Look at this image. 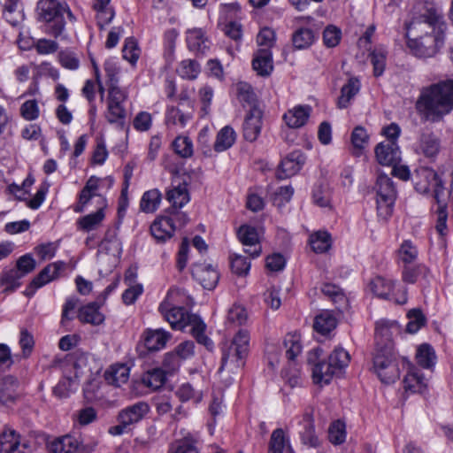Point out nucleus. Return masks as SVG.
<instances>
[{"instance_id":"obj_55","label":"nucleus","mask_w":453,"mask_h":453,"mask_svg":"<svg viewBox=\"0 0 453 453\" xmlns=\"http://www.w3.org/2000/svg\"><path fill=\"white\" fill-rule=\"evenodd\" d=\"M173 147L176 154L181 157H189L193 155V143L188 137H177L173 142Z\"/></svg>"},{"instance_id":"obj_17","label":"nucleus","mask_w":453,"mask_h":453,"mask_svg":"<svg viewBox=\"0 0 453 453\" xmlns=\"http://www.w3.org/2000/svg\"><path fill=\"white\" fill-rule=\"evenodd\" d=\"M441 150V141L433 132H422L416 148V152L427 158H434Z\"/></svg>"},{"instance_id":"obj_37","label":"nucleus","mask_w":453,"mask_h":453,"mask_svg":"<svg viewBox=\"0 0 453 453\" xmlns=\"http://www.w3.org/2000/svg\"><path fill=\"white\" fill-rule=\"evenodd\" d=\"M166 380V373L162 368H153L147 371L142 378V383L152 390L161 388Z\"/></svg>"},{"instance_id":"obj_34","label":"nucleus","mask_w":453,"mask_h":453,"mask_svg":"<svg viewBox=\"0 0 453 453\" xmlns=\"http://www.w3.org/2000/svg\"><path fill=\"white\" fill-rule=\"evenodd\" d=\"M192 118V111H186L179 107H168L165 113V123L167 126L180 125L184 127L188 119Z\"/></svg>"},{"instance_id":"obj_18","label":"nucleus","mask_w":453,"mask_h":453,"mask_svg":"<svg viewBox=\"0 0 453 453\" xmlns=\"http://www.w3.org/2000/svg\"><path fill=\"white\" fill-rule=\"evenodd\" d=\"M81 444L80 437L65 434L48 443L50 453H75Z\"/></svg>"},{"instance_id":"obj_49","label":"nucleus","mask_w":453,"mask_h":453,"mask_svg":"<svg viewBox=\"0 0 453 453\" xmlns=\"http://www.w3.org/2000/svg\"><path fill=\"white\" fill-rule=\"evenodd\" d=\"M311 247L316 253H323L331 246L330 234L326 232H318L311 236Z\"/></svg>"},{"instance_id":"obj_43","label":"nucleus","mask_w":453,"mask_h":453,"mask_svg":"<svg viewBox=\"0 0 453 453\" xmlns=\"http://www.w3.org/2000/svg\"><path fill=\"white\" fill-rule=\"evenodd\" d=\"M162 195L157 188L146 191L141 199L140 208L144 212H153L158 207Z\"/></svg>"},{"instance_id":"obj_21","label":"nucleus","mask_w":453,"mask_h":453,"mask_svg":"<svg viewBox=\"0 0 453 453\" xmlns=\"http://www.w3.org/2000/svg\"><path fill=\"white\" fill-rule=\"evenodd\" d=\"M303 429L300 432L301 440L303 444L309 445L311 448L318 449L320 446V441L315 434L314 421L311 411H306L301 421Z\"/></svg>"},{"instance_id":"obj_47","label":"nucleus","mask_w":453,"mask_h":453,"mask_svg":"<svg viewBox=\"0 0 453 453\" xmlns=\"http://www.w3.org/2000/svg\"><path fill=\"white\" fill-rule=\"evenodd\" d=\"M237 96L243 106H250V109L256 105L257 96L252 87L246 82L237 84Z\"/></svg>"},{"instance_id":"obj_41","label":"nucleus","mask_w":453,"mask_h":453,"mask_svg":"<svg viewBox=\"0 0 453 453\" xmlns=\"http://www.w3.org/2000/svg\"><path fill=\"white\" fill-rule=\"evenodd\" d=\"M403 382L405 389L413 393H423L426 388L425 378L418 370L409 372Z\"/></svg>"},{"instance_id":"obj_36","label":"nucleus","mask_w":453,"mask_h":453,"mask_svg":"<svg viewBox=\"0 0 453 453\" xmlns=\"http://www.w3.org/2000/svg\"><path fill=\"white\" fill-rule=\"evenodd\" d=\"M337 326L336 318L328 311L316 316L313 327L318 333L326 335L334 330Z\"/></svg>"},{"instance_id":"obj_10","label":"nucleus","mask_w":453,"mask_h":453,"mask_svg":"<svg viewBox=\"0 0 453 453\" xmlns=\"http://www.w3.org/2000/svg\"><path fill=\"white\" fill-rule=\"evenodd\" d=\"M408 38L410 49L419 58L434 57L443 43V35H420Z\"/></svg>"},{"instance_id":"obj_1","label":"nucleus","mask_w":453,"mask_h":453,"mask_svg":"<svg viewBox=\"0 0 453 453\" xmlns=\"http://www.w3.org/2000/svg\"><path fill=\"white\" fill-rule=\"evenodd\" d=\"M415 110L424 122H439L453 111V80L431 84L421 89Z\"/></svg>"},{"instance_id":"obj_2","label":"nucleus","mask_w":453,"mask_h":453,"mask_svg":"<svg viewBox=\"0 0 453 453\" xmlns=\"http://www.w3.org/2000/svg\"><path fill=\"white\" fill-rule=\"evenodd\" d=\"M173 292L170 290L165 299L160 303L158 311L164 318L169 322L174 330H184L190 326V333L196 338L198 343L203 344L207 349L213 347L212 341L204 334L206 325L196 314H189L185 308L175 306L171 302Z\"/></svg>"},{"instance_id":"obj_52","label":"nucleus","mask_w":453,"mask_h":453,"mask_svg":"<svg viewBox=\"0 0 453 453\" xmlns=\"http://www.w3.org/2000/svg\"><path fill=\"white\" fill-rule=\"evenodd\" d=\"M123 58L132 65H135L140 57V49L137 41L134 37H128L125 41L122 49Z\"/></svg>"},{"instance_id":"obj_19","label":"nucleus","mask_w":453,"mask_h":453,"mask_svg":"<svg viewBox=\"0 0 453 453\" xmlns=\"http://www.w3.org/2000/svg\"><path fill=\"white\" fill-rule=\"evenodd\" d=\"M174 231V219L168 216L157 218L150 226V233L157 242H165L170 239Z\"/></svg>"},{"instance_id":"obj_63","label":"nucleus","mask_w":453,"mask_h":453,"mask_svg":"<svg viewBox=\"0 0 453 453\" xmlns=\"http://www.w3.org/2000/svg\"><path fill=\"white\" fill-rule=\"evenodd\" d=\"M231 269L239 276L247 275L250 269V262L242 255H235L231 259Z\"/></svg>"},{"instance_id":"obj_56","label":"nucleus","mask_w":453,"mask_h":453,"mask_svg":"<svg viewBox=\"0 0 453 453\" xmlns=\"http://www.w3.org/2000/svg\"><path fill=\"white\" fill-rule=\"evenodd\" d=\"M312 198L314 203L319 207H330L331 195L330 190L326 186H316L312 192Z\"/></svg>"},{"instance_id":"obj_54","label":"nucleus","mask_w":453,"mask_h":453,"mask_svg":"<svg viewBox=\"0 0 453 453\" xmlns=\"http://www.w3.org/2000/svg\"><path fill=\"white\" fill-rule=\"evenodd\" d=\"M105 117L110 123H117L123 127L124 120L126 118V111L122 104L108 103Z\"/></svg>"},{"instance_id":"obj_57","label":"nucleus","mask_w":453,"mask_h":453,"mask_svg":"<svg viewBox=\"0 0 453 453\" xmlns=\"http://www.w3.org/2000/svg\"><path fill=\"white\" fill-rule=\"evenodd\" d=\"M19 344L22 351V357L28 358L34 350L35 340L32 334L25 328L20 331Z\"/></svg>"},{"instance_id":"obj_16","label":"nucleus","mask_w":453,"mask_h":453,"mask_svg":"<svg viewBox=\"0 0 453 453\" xmlns=\"http://www.w3.org/2000/svg\"><path fill=\"white\" fill-rule=\"evenodd\" d=\"M304 161L305 157L301 151L296 150L289 153L281 160L277 171V177L283 180L295 175L300 171Z\"/></svg>"},{"instance_id":"obj_61","label":"nucleus","mask_w":453,"mask_h":453,"mask_svg":"<svg viewBox=\"0 0 453 453\" xmlns=\"http://www.w3.org/2000/svg\"><path fill=\"white\" fill-rule=\"evenodd\" d=\"M321 291L326 296L329 297L332 302L336 304L344 303L346 301L343 292L336 285L326 283L323 285Z\"/></svg>"},{"instance_id":"obj_46","label":"nucleus","mask_w":453,"mask_h":453,"mask_svg":"<svg viewBox=\"0 0 453 453\" xmlns=\"http://www.w3.org/2000/svg\"><path fill=\"white\" fill-rule=\"evenodd\" d=\"M314 39L313 31L304 27L297 29L292 37L294 46L299 50L310 47L314 42Z\"/></svg>"},{"instance_id":"obj_53","label":"nucleus","mask_w":453,"mask_h":453,"mask_svg":"<svg viewBox=\"0 0 453 453\" xmlns=\"http://www.w3.org/2000/svg\"><path fill=\"white\" fill-rule=\"evenodd\" d=\"M328 439L334 445H340L345 441V424L341 420L333 422L328 430Z\"/></svg>"},{"instance_id":"obj_11","label":"nucleus","mask_w":453,"mask_h":453,"mask_svg":"<svg viewBox=\"0 0 453 453\" xmlns=\"http://www.w3.org/2000/svg\"><path fill=\"white\" fill-rule=\"evenodd\" d=\"M2 453H32L30 441L11 426L2 430Z\"/></svg>"},{"instance_id":"obj_25","label":"nucleus","mask_w":453,"mask_h":453,"mask_svg":"<svg viewBox=\"0 0 453 453\" xmlns=\"http://www.w3.org/2000/svg\"><path fill=\"white\" fill-rule=\"evenodd\" d=\"M144 342L150 351H157L165 347L171 334L164 329H148L144 333Z\"/></svg>"},{"instance_id":"obj_9","label":"nucleus","mask_w":453,"mask_h":453,"mask_svg":"<svg viewBox=\"0 0 453 453\" xmlns=\"http://www.w3.org/2000/svg\"><path fill=\"white\" fill-rule=\"evenodd\" d=\"M36 266V262L30 254L21 256L16 264V268L10 270L2 278V287L6 285L4 292L11 293L20 286L19 281L20 278L33 272Z\"/></svg>"},{"instance_id":"obj_38","label":"nucleus","mask_w":453,"mask_h":453,"mask_svg":"<svg viewBox=\"0 0 453 453\" xmlns=\"http://www.w3.org/2000/svg\"><path fill=\"white\" fill-rule=\"evenodd\" d=\"M370 288L378 297L389 299L394 288V281L381 276H377L370 282Z\"/></svg>"},{"instance_id":"obj_42","label":"nucleus","mask_w":453,"mask_h":453,"mask_svg":"<svg viewBox=\"0 0 453 453\" xmlns=\"http://www.w3.org/2000/svg\"><path fill=\"white\" fill-rule=\"evenodd\" d=\"M104 212L103 208H99L96 212L88 214L78 219V227L85 232L96 229L104 220Z\"/></svg>"},{"instance_id":"obj_30","label":"nucleus","mask_w":453,"mask_h":453,"mask_svg":"<svg viewBox=\"0 0 453 453\" xmlns=\"http://www.w3.org/2000/svg\"><path fill=\"white\" fill-rule=\"evenodd\" d=\"M78 318L81 322L94 326L100 325L104 321V316L99 311V305L96 302L82 306L79 310Z\"/></svg>"},{"instance_id":"obj_14","label":"nucleus","mask_w":453,"mask_h":453,"mask_svg":"<svg viewBox=\"0 0 453 453\" xmlns=\"http://www.w3.org/2000/svg\"><path fill=\"white\" fill-rule=\"evenodd\" d=\"M263 111L257 107H252L247 113L243 123V137L246 141L254 142L258 137L262 127Z\"/></svg>"},{"instance_id":"obj_28","label":"nucleus","mask_w":453,"mask_h":453,"mask_svg":"<svg viewBox=\"0 0 453 453\" xmlns=\"http://www.w3.org/2000/svg\"><path fill=\"white\" fill-rule=\"evenodd\" d=\"M310 112V106L299 105L286 112L283 116V119L289 127L298 128L303 127L307 122Z\"/></svg>"},{"instance_id":"obj_58","label":"nucleus","mask_w":453,"mask_h":453,"mask_svg":"<svg viewBox=\"0 0 453 453\" xmlns=\"http://www.w3.org/2000/svg\"><path fill=\"white\" fill-rule=\"evenodd\" d=\"M328 361L338 371L348 365L349 355L342 348H336L328 357Z\"/></svg>"},{"instance_id":"obj_3","label":"nucleus","mask_w":453,"mask_h":453,"mask_svg":"<svg viewBox=\"0 0 453 453\" xmlns=\"http://www.w3.org/2000/svg\"><path fill=\"white\" fill-rule=\"evenodd\" d=\"M36 12L38 20L45 23V32L55 38L61 36L65 31V14L71 21L75 20L68 5L58 0H40Z\"/></svg>"},{"instance_id":"obj_7","label":"nucleus","mask_w":453,"mask_h":453,"mask_svg":"<svg viewBox=\"0 0 453 453\" xmlns=\"http://www.w3.org/2000/svg\"><path fill=\"white\" fill-rule=\"evenodd\" d=\"M374 369L383 383L389 384L399 378V369L395 360L393 349L376 348L373 357Z\"/></svg>"},{"instance_id":"obj_20","label":"nucleus","mask_w":453,"mask_h":453,"mask_svg":"<svg viewBox=\"0 0 453 453\" xmlns=\"http://www.w3.org/2000/svg\"><path fill=\"white\" fill-rule=\"evenodd\" d=\"M252 67L260 76L270 75L273 70L272 51L268 48L259 49L254 54Z\"/></svg>"},{"instance_id":"obj_12","label":"nucleus","mask_w":453,"mask_h":453,"mask_svg":"<svg viewBox=\"0 0 453 453\" xmlns=\"http://www.w3.org/2000/svg\"><path fill=\"white\" fill-rule=\"evenodd\" d=\"M66 264L63 261H58L46 265L30 282L24 291L27 297L32 296L36 289L43 287L47 283L58 279L60 272L65 270Z\"/></svg>"},{"instance_id":"obj_50","label":"nucleus","mask_w":453,"mask_h":453,"mask_svg":"<svg viewBox=\"0 0 453 453\" xmlns=\"http://www.w3.org/2000/svg\"><path fill=\"white\" fill-rule=\"evenodd\" d=\"M369 58L373 66V74L379 77L383 74L386 65V50L382 48L373 50Z\"/></svg>"},{"instance_id":"obj_35","label":"nucleus","mask_w":453,"mask_h":453,"mask_svg":"<svg viewBox=\"0 0 453 453\" xmlns=\"http://www.w3.org/2000/svg\"><path fill=\"white\" fill-rule=\"evenodd\" d=\"M187 42L188 49L194 52L204 54L208 49L207 39L202 29L194 28L188 31Z\"/></svg>"},{"instance_id":"obj_26","label":"nucleus","mask_w":453,"mask_h":453,"mask_svg":"<svg viewBox=\"0 0 453 453\" xmlns=\"http://www.w3.org/2000/svg\"><path fill=\"white\" fill-rule=\"evenodd\" d=\"M294 453L290 445L289 439L286 436L285 432L281 428L273 431L268 446V453Z\"/></svg>"},{"instance_id":"obj_32","label":"nucleus","mask_w":453,"mask_h":453,"mask_svg":"<svg viewBox=\"0 0 453 453\" xmlns=\"http://www.w3.org/2000/svg\"><path fill=\"white\" fill-rule=\"evenodd\" d=\"M166 199L172 203L173 210L183 207L190 200L187 184H179L169 189L166 193Z\"/></svg>"},{"instance_id":"obj_23","label":"nucleus","mask_w":453,"mask_h":453,"mask_svg":"<svg viewBox=\"0 0 453 453\" xmlns=\"http://www.w3.org/2000/svg\"><path fill=\"white\" fill-rule=\"evenodd\" d=\"M393 327L397 328V325L395 322H390L388 320H380L376 322L375 326V345L376 348H385L389 347V349H393V342H392V332L391 329Z\"/></svg>"},{"instance_id":"obj_31","label":"nucleus","mask_w":453,"mask_h":453,"mask_svg":"<svg viewBox=\"0 0 453 453\" xmlns=\"http://www.w3.org/2000/svg\"><path fill=\"white\" fill-rule=\"evenodd\" d=\"M106 381L115 387L125 384L129 378V368L124 364L114 365L105 372Z\"/></svg>"},{"instance_id":"obj_27","label":"nucleus","mask_w":453,"mask_h":453,"mask_svg":"<svg viewBox=\"0 0 453 453\" xmlns=\"http://www.w3.org/2000/svg\"><path fill=\"white\" fill-rule=\"evenodd\" d=\"M197 442V437L188 433L183 438L173 441L167 453H199Z\"/></svg>"},{"instance_id":"obj_39","label":"nucleus","mask_w":453,"mask_h":453,"mask_svg":"<svg viewBox=\"0 0 453 453\" xmlns=\"http://www.w3.org/2000/svg\"><path fill=\"white\" fill-rule=\"evenodd\" d=\"M337 370L329 361L318 363L312 367V375L316 383L328 384Z\"/></svg>"},{"instance_id":"obj_45","label":"nucleus","mask_w":453,"mask_h":453,"mask_svg":"<svg viewBox=\"0 0 453 453\" xmlns=\"http://www.w3.org/2000/svg\"><path fill=\"white\" fill-rule=\"evenodd\" d=\"M234 140L235 133L234 129L226 126L218 133L214 150L218 152L224 151L234 144Z\"/></svg>"},{"instance_id":"obj_4","label":"nucleus","mask_w":453,"mask_h":453,"mask_svg":"<svg viewBox=\"0 0 453 453\" xmlns=\"http://www.w3.org/2000/svg\"><path fill=\"white\" fill-rule=\"evenodd\" d=\"M250 349V334L246 330H239L232 342L222 347L221 365L219 372L227 370L234 373L244 365Z\"/></svg>"},{"instance_id":"obj_44","label":"nucleus","mask_w":453,"mask_h":453,"mask_svg":"<svg viewBox=\"0 0 453 453\" xmlns=\"http://www.w3.org/2000/svg\"><path fill=\"white\" fill-rule=\"evenodd\" d=\"M416 359L420 366L430 369L435 364L436 355L434 349L429 344L424 343L418 347Z\"/></svg>"},{"instance_id":"obj_24","label":"nucleus","mask_w":453,"mask_h":453,"mask_svg":"<svg viewBox=\"0 0 453 453\" xmlns=\"http://www.w3.org/2000/svg\"><path fill=\"white\" fill-rule=\"evenodd\" d=\"M449 197V194L437 193L436 194V203L437 209L435 213L437 215L435 229L443 236L447 234V219H448V200Z\"/></svg>"},{"instance_id":"obj_62","label":"nucleus","mask_w":453,"mask_h":453,"mask_svg":"<svg viewBox=\"0 0 453 453\" xmlns=\"http://www.w3.org/2000/svg\"><path fill=\"white\" fill-rule=\"evenodd\" d=\"M282 377L291 388L298 387L302 384L301 372L293 364H289L282 371Z\"/></svg>"},{"instance_id":"obj_51","label":"nucleus","mask_w":453,"mask_h":453,"mask_svg":"<svg viewBox=\"0 0 453 453\" xmlns=\"http://www.w3.org/2000/svg\"><path fill=\"white\" fill-rule=\"evenodd\" d=\"M177 72L182 78L194 80L200 73V65L196 60L186 59L180 62Z\"/></svg>"},{"instance_id":"obj_22","label":"nucleus","mask_w":453,"mask_h":453,"mask_svg":"<svg viewBox=\"0 0 453 453\" xmlns=\"http://www.w3.org/2000/svg\"><path fill=\"white\" fill-rule=\"evenodd\" d=\"M72 369L73 370V376L65 375L57 386L53 388L55 395L63 398L66 397L70 391H72L75 386L78 385L79 378L81 375V365L76 362L73 365Z\"/></svg>"},{"instance_id":"obj_15","label":"nucleus","mask_w":453,"mask_h":453,"mask_svg":"<svg viewBox=\"0 0 453 453\" xmlns=\"http://www.w3.org/2000/svg\"><path fill=\"white\" fill-rule=\"evenodd\" d=\"M378 162L383 165H392L400 162L401 151L395 141H387L379 143L375 148Z\"/></svg>"},{"instance_id":"obj_33","label":"nucleus","mask_w":453,"mask_h":453,"mask_svg":"<svg viewBox=\"0 0 453 453\" xmlns=\"http://www.w3.org/2000/svg\"><path fill=\"white\" fill-rule=\"evenodd\" d=\"M19 380L14 376L9 375L2 379V404L14 403L19 397Z\"/></svg>"},{"instance_id":"obj_8","label":"nucleus","mask_w":453,"mask_h":453,"mask_svg":"<svg viewBox=\"0 0 453 453\" xmlns=\"http://www.w3.org/2000/svg\"><path fill=\"white\" fill-rule=\"evenodd\" d=\"M415 189L420 194H426L433 188L434 197L436 198L437 193L449 194L444 183L439 174L429 167H419L413 175Z\"/></svg>"},{"instance_id":"obj_29","label":"nucleus","mask_w":453,"mask_h":453,"mask_svg":"<svg viewBox=\"0 0 453 453\" xmlns=\"http://www.w3.org/2000/svg\"><path fill=\"white\" fill-rule=\"evenodd\" d=\"M360 81L356 77H351L347 83L342 86L341 95L338 97L337 105L340 109H345L350 104V101L360 90Z\"/></svg>"},{"instance_id":"obj_6","label":"nucleus","mask_w":453,"mask_h":453,"mask_svg":"<svg viewBox=\"0 0 453 453\" xmlns=\"http://www.w3.org/2000/svg\"><path fill=\"white\" fill-rule=\"evenodd\" d=\"M150 412V405L143 401L122 409L118 414L119 424L110 427L112 435H121L131 431V426L140 422Z\"/></svg>"},{"instance_id":"obj_64","label":"nucleus","mask_w":453,"mask_h":453,"mask_svg":"<svg viewBox=\"0 0 453 453\" xmlns=\"http://www.w3.org/2000/svg\"><path fill=\"white\" fill-rule=\"evenodd\" d=\"M61 65L66 69L76 70L80 65V59L76 53L71 50H62L58 54Z\"/></svg>"},{"instance_id":"obj_48","label":"nucleus","mask_w":453,"mask_h":453,"mask_svg":"<svg viewBox=\"0 0 453 453\" xmlns=\"http://www.w3.org/2000/svg\"><path fill=\"white\" fill-rule=\"evenodd\" d=\"M428 273L429 269L424 265H418L416 266L405 265L403 270L402 278L404 282L413 284L419 276L426 278Z\"/></svg>"},{"instance_id":"obj_5","label":"nucleus","mask_w":453,"mask_h":453,"mask_svg":"<svg viewBox=\"0 0 453 453\" xmlns=\"http://www.w3.org/2000/svg\"><path fill=\"white\" fill-rule=\"evenodd\" d=\"M445 23L441 12L436 8L431 7L412 19L407 26V36H418L420 35H443Z\"/></svg>"},{"instance_id":"obj_60","label":"nucleus","mask_w":453,"mask_h":453,"mask_svg":"<svg viewBox=\"0 0 453 453\" xmlns=\"http://www.w3.org/2000/svg\"><path fill=\"white\" fill-rule=\"evenodd\" d=\"M342 38V31L335 26H327L323 32L324 44L328 48L335 47Z\"/></svg>"},{"instance_id":"obj_40","label":"nucleus","mask_w":453,"mask_h":453,"mask_svg":"<svg viewBox=\"0 0 453 453\" xmlns=\"http://www.w3.org/2000/svg\"><path fill=\"white\" fill-rule=\"evenodd\" d=\"M396 189L393 180L386 174L379 175L377 179V196L386 197L391 200L396 199Z\"/></svg>"},{"instance_id":"obj_13","label":"nucleus","mask_w":453,"mask_h":453,"mask_svg":"<svg viewBox=\"0 0 453 453\" xmlns=\"http://www.w3.org/2000/svg\"><path fill=\"white\" fill-rule=\"evenodd\" d=\"M191 273L193 278L198 281L203 288L211 290L219 281V274L211 265L204 263H195L192 265Z\"/></svg>"},{"instance_id":"obj_59","label":"nucleus","mask_w":453,"mask_h":453,"mask_svg":"<svg viewBox=\"0 0 453 453\" xmlns=\"http://www.w3.org/2000/svg\"><path fill=\"white\" fill-rule=\"evenodd\" d=\"M238 238L244 246L259 244L257 232L250 226H242L238 230Z\"/></svg>"}]
</instances>
